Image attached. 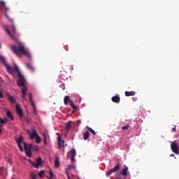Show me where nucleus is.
Listing matches in <instances>:
<instances>
[{
	"mask_svg": "<svg viewBox=\"0 0 179 179\" xmlns=\"http://www.w3.org/2000/svg\"><path fill=\"white\" fill-rule=\"evenodd\" d=\"M0 61L2 64H3L4 66H6L7 72H8L10 75H15V73H17V77L19 78L17 81V86L22 87L21 92L22 95L21 97L23 99V100H26V96L27 93V87L26 85H24V82H26V80H24V77L22 76L20 70H19V68L17 65H15L13 67H12L10 65L8 64L6 59L3 57V56H0Z\"/></svg>",
	"mask_w": 179,
	"mask_h": 179,
	"instance_id": "nucleus-1",
	"label": "nucleus"
},
{
	"mask_svg": "<svg viewBox=\"0 0 179 179\" xmlns=\"http://www.w3.org/2000/svg\"><path fill=\"white\" fill-rule=\"evenodd\" d=\"M0 3L1 5H2L3 8H4L6 10V16L7 19H8L9 22L11 23L12 27H13V29H11V31L10 30H9V28L8 27H4V30L5 31H6L7 34L10 36L12 40H16V37L15 36L16 34V24L13 21V20L10 18V17H9V15L8 14V12H9V8L6 7V4L5 3V1H0Z\"/></svg>",
	"mask_w": 179,
	"mask_h": 179,
	"instance_id": "nucleus-2",
	"label": "nucleus"
},
{
	"mask_svg": "<svg viewBox=\"0 0 179 179\" xmlns=\"http://www.w3.org/2000/svg\"><path fill=\"white\" fill-rule=\"evenodd\" d=\"M10 48L15 55H26L28 58H31L30 52L24 49V45L22 43H18L17 45H11Z\"/></svg>",
	"mask_w": 179,
	"mask_h": 179,
	"instance_id": "nucleus-3",
	"label": "nucleus"
},
{
	"mask_svg": "<svg viewBox=\"0 0 179 179\" xmlns=\"http://www.w3.org/2000/svg\"><path fill=\"white\" fill-rule=\"evenodd\" d=\"M24 145V150L26 152V155L27 157H31V148L33 145L31 144L27 145L26 143H23Z\"/></svg>",
	"mask_w": 179,
	"mask_h": 179,
	"instance_id": "nucleus-4",
	"label": "nucleus"
},
{
	"mask_svg": "<svg viewBox=\"0 0 179 179\" xmlns=\"http://www.w3.org/2000/svg\"><path fill=\"white\" fill-rule=\"evenodd\" d=\"M171 149L175 155H179V145L177 141L172 142L171 145Z\"/></svg>",
	"mask_w": 179,
	"mask_h": 179,
	"instance_id": "nucleus-5",
	"label": "nucleus"
},
{
	"mask_svg": "<svg viewBox=\"0 0 179 179\" xmlns=\"http://www.w3.org/2000/svg\"><path fill=\"white\" fill-rule=\"evenodd\" d=\"M28 97L29 99V101L33 107L34 114V115H37V109L36 108V105L34 104V101L33 100V95L31 92L28 93Z\"/></svg>",
	"mask_w": 179,
	"mask_h": 179,
	"instance_id": "nucleus-6",
	"label": "nucleus"
},
{
	"mask_svg": "<svg viewBox=\"0 0 179 179\" xmlns=\"http://www.w3.org/2000/svg\"><path fill=\"white\" fill-rule=\"evenodd\" d=\"M15 141L17 142V146L20 152H23V147H22V142H23V137L22 135L19 136V138H15Z\"/></svg>",
	"mask_w": 179,
	"mask_h": 179,
	"instance_id": "nucleus-7",
	"label": "nucleus"
},
{
	"mask_svg": "<svg viewBox=\"0 0 179 179\" xmlns=\"http://www.w3.org/2000/svg\"><path fill=\"white\" fill-rule=\"evenodd\" d=\"M119 170H120V163L117 162V164L113 169L109 170L106 173V177L111 176V174H113V173H115V171H118Z\"/></svg>",
	"mask_w": 179,
	"mask_h": 179,
	"instance_id": "nucleus-8",
	"label": "nucleus"
},
{
	"mask_svg": "<svg viewBox=\"0 0 179 179\" xmlns=\"http://www.w3.org/2000/svg\"><path fill=\"white\" fill-rule=\"evenodd\" d=\"M57 141H58V148L59 149H62V148H65V145L64 143H65V141L62 140L61 136L57 137Z\"/></svg>",
	"mask_w": 179,
	"mask_h": 179,
	"instance_id": "nucleus-9",
	"label": "nucleus"
},
{
	"mask_svg": "<svg viewBox=\"0 0 179 179\" xmlns=\"http://www.w3.org/2000/svg\"><path fill=\"white\" fill-rule=\"evenodd\" d=\"M72 169H74V170H76V166H75V165H68L67 169L65 170L68 179H71V176H69V171L72 170Z\"/></svg>",
	"mask_w": 179,
	"mask_h": 179,
	"instance_id": "nucleus-10",
	"label": "nucleus"
},
{
	"mask_svg": "<svg viewBox=\"0 0 179 179\" xmlns=\"http://www.w3.org/2000/svg\"><path fill=\"white\" fill-rule=\"evenodd\" d=\"M70 155H71V162L73 163L75 162V156H76V150H75V148L71 150Z\"/></svg>",
	"mask_w": 179,
	"mask_h": 179,
	"instance_id": "nucleus-11",
	"label": "nucleus"
},
{
	"mask_svg": "<svg viewBox=\"0 0 179 179\" xmlns=\"http://www.w3.org/2000/svg\"><path fill=\"white\" fill-rule=\"evenodd\" d=\"M31 164L33 167H35L36 169H38L41 164V157H39L36 159V162H31Z\"/></svg>",
	"mask_w": 179,
	"mask_h": 179,
	"instance_id": "nucleus-12",
	"label": "nucleus"
},
{
	"mask_svg": "<svg viewBox=\"0 0 179 179\" xmlns=\"http://www.w3.org/2000/svg\"><path fill=\"white\" fill-rule=\"evenodd\" d=\"M16 113L19 115V117H23V112L22 111V108H20V106L19 104L15 105Z\"/></svg>",
	"mask_w": 179,
	"mask_h": 179,
	"instance_id": "nucleus-13",
	"label": "nucleus"
},
{
	"mask_svg": "<svg viewBox=\"0 0 179 179\" xmlns=\"http://www.w3.org/2000/svg\"><path fill=\"white\" fill-rule=\"evenodd\" d=\"M124 169H122L121 174L123 177H127L128 176V166H124Z\"/></svg>",
	"mask_w": 179,
	"mask_h": 179,
	"instance_id": "nucleus-14",
	"label": "nucleus"
},
{
	"mask_svg": "<svg viewBox=\"0 0 179 179\" xmlns=\"http://www.w3.org/2000/svg\"><path fill=\"white\" fill-rule=\"evenodd\" d=\"M6 96H7L9 101H10L13 104L16 103V100L14 99L13 96L12 95H10V94L9 92H6Z\"/></svg>",
	"mask_w": 179,
	"mask_h": 179,
	"instance_id": "nucleus-15",
	"label": "nucleus"
},
{
	"mask_svg": "<svg viewBox=\"0 0 179 179\" xmlns=\"http://www.w3.org/2000/svg\"><path fill=\"white\" fill-rule=\"evenodd\" d=\"M135 94H136V92H135V91H131V92L126 91L125 92V96L127 97H129L131 96H135Z\"/></svg>",
	"mask_w": 179,
	"mask_h": 179,
	"instance_id": "nucleus-16",
	"label": "nucleus"
},
{
	"mask_svg": "<svg viewBox=\"0 0 179 179\" xmlns=\"http://www.w3.org/2000/svg\"><path fill=\"white\" fill-rule=\"evenodd\" d=\"M38 136V134H37V131L33 130L32 133L30 134L31 139H34V138H36Z\"/></svg>",
	"mask_w": 179,
	"mask_h": 179,
	"instance_id": "nucleus-17",
	"label": "nucleus"
},
{
	"mask_svg": "<svg viewBox=\"0 0 179 179\" xmlns=\"http://www.w3.org/2000/svg\"><path fill=\"white\" fill-rule=\"evenodd\" d=\"M72 128V122H69L66 124L65 129L66 131H69Z\"/></svg>",
	"mask_w": 179,
	"mask_h": 179,
	"instance_id": "nucleus-18",
	"label": "nucleus"
},
{
	"mask_svg": "<svg viewBox=\"0 0 179 179\" xmlns=\"http://www.w3.org/2000/svg\"><path fill=\"white\" fill-rule=\"evenodd\" d=\"M120 100L121 99L120 98V96H115L112 97V101H113V103H120Z\"/></svg>",
	"mask_w": 179,
	"mask_h": 179,
	"instance_id": "nucleus-19",
	"label": "nucleus"
},
{
	"mask_svg": "<svg viewBox=\"0 0 179 179\" xmlns=\"http://www.w3.org/2000/svg\"><path fill=\"white\" fill-rule=\"evenodd\" d=\"M26 66L29 71H31V72H34V67L31 65L30 63H27Z\"/></svg>",
	"mask_w": 179,
	"mask_h": 179,
	"instance_id": "nucleus-20",
	"label": "nucleus"
},
{
	"mask_svg": "<svg viewBox=\"0 0 179 179\" xmlns=\"http://www.w3.org/2000/svg\"><path fill=\"white\" fill-rule=\"evenodd\" d=\"M59 157H56L55 160V166L56 167V169H57V167H59Z\"/></svg>",
	"mask_w": 179,
	"mask_h": 179,
	"instance_id": "nucleus-21",
	"label": "nucleus"
},
{
	"mask_svg": "<svg viewBox=\"0 0 179 179\" xmlns=\"http://www.w3.org/2000/svg\"><path fill=\"white\" fill-rule=\"evenodd\" d=\"M8 122V118L5 117L4 119L0 118V125H5Z\"/></svg>",
	"mask_w": 179,
	"mask_h": 179,
	"instance_id": "nucleus-22",
	"label": "nucleus"
},
{
	"mask_svg": "<svg viewBox=\"0 0 179 179\" xmlns=\"http://www.w3.org/2000/svg\"><path fill=\"white\" fill-rule=\"evenodd\" d=\"M69 103L71 105V108H73V110H78V106H75V103H73V101L72 100H69Z\"/></svg>",
	"mask_w": 179,
	"mask_h": 179,
	"instance_id": "nucleus-23",
	"label": "nucleus"
},
{
	"mask_svg": "<svg viewBox=\"0 0 179 179\" xmlns=\"http://www.w3.org/2000/svg\"><path fill=\"white\" fill-rule=\"evenodd\" d=\"M6 115L8 118H10L11 121H13V116L12 115V113H10V111L8 110L6 113Z\"/></svg>",
	"mask_w": 179,
	"mask_h": 179,
	"instance_id": "nucleus-24",
	"label": "nucleus"
},
{
	"mask_svg": "<svg viewBox=\"0 0 179 179\" xmlns=\"http://www.w3.org/2000/svg\"><path fill=\"white\" fill-rule=\"evenodd\" d=\"M89 131H85L84 134H83V138H84V141H87V139L89 138Z\"/></svg>",
	"mask_w": 179,
	"mask_h": 179,
	"instance_id": "nucleus-25",
	"label": "nucleus"
},
{
	"mask_svg": "<svg viewBox=\"0 0 179 179\" xmlns=\"http://www.w3.org/2000/svg\"><path fill=\"white\" fill-rule=\"evenodd\" d=\"M69 100H71L69 99V96H66L64 97V103L65 106H68V101H69Z\"/></svg>",
	"mask_w": 179,
	"mask_h": 179,
	"instance_id": "nucleus-26",
	"label": "nucleus"
},
{
	"mask_svg": "<svg viewBox=\"0 0 179 179\" xmlns=\"http://www.w3.org/2000/svg\"><path fill=\"white\" fill-rule=\"evenodd\" d=\"M87 129H88V131H90V132L91 134H92V135H96V131H94V130H93V129H92L87 126Z\"/></svg>",
	"mask_w": 179,
	"mask_h": 179,
	"instance_id": "nucleus-27",
	"label": "nucleus"
},
{
	"mask_svg": "<svg viewBox=\"0 0 179 179\" xmlns=\"http://www.w3.org/2000/svg\"><path fill=\"white\" fill-rule=\"evenodd\" d=\"M36 142L37 143H41V137H40L39 136L36 137Z\"/></svg>",
	"mask_w": 179,
	"mask_h": 179,
	"instance_id": "nucleus-28",
	"label": "nucleus"
},
{
	"mask_svg": "<svg viewBox=\"0 0 179 179\" xmlns=\"http://www.w3.org/2000/svg\"><path fill=\"white\" fill-rule=\"evenodd\" d=\"M44 173H45L44 170L41 171L38 173V176L40 177V178H43V176H44Z\"/></svg>",
	"mask_w": 179,
	"mask_h": 179,
	"instance_id": "nucleus-29",
	"label": "nucleus"
},
{
	"mask_svg": "<svg viewBox=\"0 0 179 179\" xmlns=\"http://www.w3.org/2000/svg\"><path fill=\"white\" fill-rule=\"evenodd\" d=\"M49 174H50V178H50V179L54 178V176H55V175H54V173L52 172V171L51 169L49 171Z\"/></svg>",
	"mask_w": 179,
	"mask_h": 179,
	"instance_id": "nucleus-30",
	"label": "nucleus"
},
{
	"mask_svg": "<svg viewBox=\"0 0 179 179\" xmlns=\"http://www.w3.org/2000/svg\"><path fill=\"white\" fill-rule=\"evenodd\" d=\"M30 177L32 179H36L37 175L34 174L33 172L30 173Z\"/></svg>",
	"mask_w": 179,
	"mask_h": 179,
	"instance_id": "nucleus-31",
	"label": "nucleus"
},
{
	"mask_svg": "<svg viewBox=\"0 0 179 179\" xmlns=\"http://www.w3.org/2000/svg\"><path fill=\"white\" fill-rule=\"evenodd\" d=\"M129 128H131V126L127 125V126L122 127V129H123V130L129 129Z\"/></svg>",
	"mask_w": 179,
	"mask_h": 179,
	"instance_id": "nucleus-32",
	"label": "nucleus"
},
{
	"mask_svg": "<svg viewBox=\"0 0 179 179\" xmlns=\"http://www.w3.org/2000/svg\"><path fill=\"white\" fill-rule=\"evenodd\" d=\"M43 135L44 136L43 143H45V145H47V137L45 136V133H43Z\"/></svg>",
	"mask_w": 179,
	"mask_h": 179,
	"instance_id": "nucleus-33",
	"label": "nucleus"
},
{
	"mask_svg": "<svg viewBox=\"0 0 179 179\" xmlns=\"http://www.w3.org/2000/svg\"><path fill=\"white\" fill-rule=\"evenodd\" d=\"M0 99H3V94H2V91H0Z\"/></svg>",
	"mask_w": 179,
	"mask_h": 179,
	"instance_id": "nucleus-34",
	"label": "nucleus"
},
{
	"mask_svg": "<svg viewBox=\"0 0 179 179\" xmlns=\"http://www.w3.org/2000/svg\"><path fill=\"white\" fill-rule=\"evenodd\" d=\"M60 87H62V89L63 90H64V89H65V85H60Z\"/></svg>",
	"mask_w": 179,
	"mask_h": 179,
	"instance_id": "nucleus-35",
	"label": "nucleus"
},
{
	"mask_svg": "<svg viewBox=\"0 0 179 179\" xmlns=\"http://www.w3.org/2000/svg\"><path fill=\"white\" fill-rule=\"evenodd\" d=\"M2 127H3V125H0V134H2Z\"/></svg>",
	"mask_w": 179,
	"mask_h": 179,
	"instance_id": "nucleus-36",
	"label": "nucleus"
},
{
	"mask_svg": "<svg viewBox=\"0 0 179 179\" xmlns=\"http://www.w3.org/2000/svg\"><path fill=\"white\" fill-rule=\"evenodd\" d=\"M173 131H174V132H176V131H177V129H176V127L172 128Z\"/></svg>",
	"mask_w": 179,
	"mask_h": 179,
	"instance_id": "nucleus-37",
	"label": "nucleus"
},
{
	"mask_svg": "<svg viewBox=\"0 0 179 179\" xmlns=\"http://www.w3.org/2000/svg\"><path fill=\"white\" fill-rule=\"evenodd\" d=\"M170 156H171V157H174V154H171V155H170Z\"/></svg>",
	"mask_w": 179,
	"mask_h": 179,
	"instance_id": "nucleus-38",
	"label": "nucleus"
},
{
	"mask_svg": "<svg viewBox=\"0 0 179 179\" xmlns=\"http://www.w3.org/2000/svg\"><path fill=\"white\" fill-rule=\"evenodd\" d=\"M36 152H38V149L37 148V147H36Z\"/></svg>",
	"mask_w": 179,
	"mask_h": 179,
	"instance_id": "nucleus-39",
	"label": "nucleus"
},
{
	"mask_svg": "<svg viewBox=\"0 0 179 179\" xmlns=\"http://www.w3.org/2000/svg\"><path fill=\"white\" fill-rule=\"evenodd\" d=\"M57 135H58V136H60L59 133H57Z\"/></svg>",
	"mask_w": 179,
	"mask_h": 179,
	"instance_id": "nucleus-40",
	"label": "nucleus"
},
{
	"mask_svg": "<svg viewBox=\"0 0 179 179\" xmlns=\"http://www.w3.org/2000/svg\"><path fill=\"white\" fill-rule=\"evenodd\" d=\"M27 122H29V120H27Z\"/></svg>",
	"mask_w": 179,
	"mask_h": 179,
	"instance_id": "nucleus-41",
	"label": "nucleus"
},
{
	"mask_svg": "<svg viewBox=\"0 0 179 179\" xmlns=\"http://www.w3.org/2000/svg\"><path fill=\"white\" fill-rule=\"evenodd\" d=\"M0 48H1V44H0Z\"/></svg>",
	"mask_w": 179,
	"mask_h": 179,
	"instance_id": "nucleus-42",
	"label": "nucleus"
},
{
	"mask_svg": "<svg viewBox=\"0 0 179 179\" xmlns=\"http://www.w3.org/2000/svg\"><path fill=\"white\" fill-rule=\"evenodd\" d=\"M49 179H51V178H49Z\"/></svg>",
	"mask_w": 179,
	"mask_h": 179,
	"instance_id": "nucleus-43",
	"label": "nucleus"
}]
</instances>
